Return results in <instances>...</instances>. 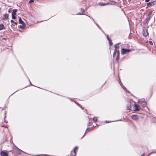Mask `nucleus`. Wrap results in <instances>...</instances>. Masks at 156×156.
Here are the masks:
<instances>
[{
  "instance_id": "1",
  "label": "nucleus",
  "mask_w": 156,
  "mask_h": 156,
  "mask_svg": "<svg viewBox=\"0 0 156 156\" xmlns=\"http://www.w3.org/2000/svg\"><path fill=\"white\" fill-rule=\"evenodd\" d=\"M139 105H137L135 104L134 111H139L141 109L140 107L141 106H142L143 107H145L147 105L146 102L144 100H143L142 101H140L138 102Z\"/></svg>"
},
{
  "instance_id": "2",
  "label": "nucleus",
  "mask_w": 156,
  "mask_h": 156,
  "mask_svg": "<svg viewBox=\"0 0 156 156\" xmlns=\"http://www.w3.org/2000/svg\"><path fill=\"white\" fill-rule=\"evenodd\" d=\"M17 12V9H14L13 10L12 12V18L13 19H16V12Z\"/></svg>"
},
{
  "instance_id": "3",
  "label": "nucleus",
  "mask_w": 156,
  "mask_h": 156,
  "mask_svg": "<svg viewBox=\"0 0 156 156\" xmlns=\"http://www.w3.org/2000/svg\"><path fill=\"white\" fill-rule=\"evenodd\" d=\"M130 51V49L123 48L121 50V52L122 54H125Z\"/></svg>"
},
{
  "instance_id": "4",
  "label": "nucleus",
  "mask_w": 156,
  "mask_h": 156,
  "mask_svg": "<svg viewBox=\"0 0 156 156\" xmlns=\"http://www.w3.org/2000/svg\"><path fill=\"white\" fill-rule=\"evenodd\" d=\"M9 151H3L0 153V155L1 156H8Z\"/></svg>"
},
{
  "instance_id": "5",
  "label": "nucleus",
  "mask_w": 156,
  "mask_h": 156,
  "mask_svg": "<svg viewBox=\"0 0 156 156\" xmlns=\"http://www.w3.org/2000/svg\"><path fill=\"white\" fill-rule=\"evenodd\" d=\"M156 4V0L152 2H150L147 3V7L152 6Z\"/></svg>"
},
{
  "instance_id": "6",
  "label": "nucleus",
  "mask_w": 156,
  "mask_h": 156,
  "mask_svg": "<svg viewBox=\"0 0 156 156\" xmlns=\"http://www.w3.org/2000/svg\"><path fill=\"white\" fill-rule=\"evenodd\" d=\"M78 147H75L73 149V151H72L70 156H75L76 155V152L75 150L77 149Z\"/></svg>"
},
{
  "instance_id": "7",
  "label": "nucleus",
  "mask_w": 156,
  "mask_h": 156,
  "mask_svg": "<svg viewBox=\"0 0 156 156\" xmlns=\"http://www.w3.org/2000/svg\"><path fill=\"white\" fill-rule=\"evenodd\" d=\"M151 19V16H149L147 17L146 19L144 20V23L146 24L148 23L149 21Z\"/></svg>"
},
{
  "instance_id": "8",
  "label": "nucleus",
  "mask_w": 156,
  "mask_h": 156,
  "mask_svg": "<svg viewBox=\"0 0 156 156\" xmlns=\"http://www.w3.org/2000/svg\"><path fill=\"white\" fill-rule=\"evenodd\" d=\"M4 17L3 18L2 20H7L9 18V15L8 14H4Z\"/></svg>"
},
{
  "instance_id": "9",
  "label": "nucleus",
  "mask_w": 156,
  "mask_h": 156,
  "mask_svg": "<svg viewBox=\"0 0 156 156\" xmlns=\"http://www.w3.org/2000/svg\"><path fill=\"white\" fill-rule=\"evenodd\" d=\"M132 118L134 120H136L138 119V117L137 115H133L131 116Z\"/></svg>"
},
{
  "instance_id": "10",
  "label": "nucleus",
  "mask_w": 156,
  "mask_h": 156,
  "mask_svg": "<svg viewBox=\"0 0 156 156\" xmlns=\"http://www.w3.org/2000/svg\"><path fill=\"white\" fill-rule=\"evenodd\" d=\"M107 4H108V5H116V2H113V1H111V2H107Z\"/></svg>"
},
{
  "instance_id": "11",
  "label": "nucleus",
  "mask_w": 156,
  "mask_h": 156,
  "mask_svg": "<svg viewBox=\"0 0 156 156\" xmlns=\"http://www.w3.org/2000/svg\"><path fill=\"white\" fill-rule=\"evenodd\" d=\"M114 47H115V50H114L113 54V57L116 55V51H116V48H117L116 45V44L115 45Z\"/></svg>"
},
{
  "instance_id": "12",
  "label": "nucleus",
  "mask_w": 156,
  "mask_h": 156,
  "mask_svg": "<svg viewBox=\"0 0 156 156\" xmlns=\"http://www.w3.org/2000/svg\"><path fill=\"white\" fill-rule=\"evenodd\" d=\"M143 35L145 37H146L148 35V32L147 30H144L143 31Z\"/></svg>"
},
{
  "instance_id": "13",
  "label": "nucleus",
  "mask_w": 156,
  "mask_h": 156,
  "mask_svg": "<svg viewBox=\"0 0 156 156\" xmlns=\"http://www.w3.org/2000/svg\"><path fill=\"white\" fill-rule=\"evenodd\" d=\"M119 83L120 84L121 86L122 87V88L124 89V90H125V91H126V88L124 87V86H123V85L122 84V83L121 81L120 80L119 82Z\"/></svg>"
},
{
  "instance_id": "14",
  "label": "nucleus",
  "mask_w": 156,
  "mask_h": 156,
  "mask_svg": "<svg viewBox=\"0 0 156 156\" xmlns=\"http://www.w3.org/2000/svg\"><path fill=\"white\" fill-rule=\"evenodd\" d=\"M5 29V28L3 24H2L0 25V30H2Z\"/></svg>"
},
{
  "instance_id": "15",
  "label": "nucleus",
  "mask_w": 156,
  "mask_h": 156,
  "mask_svg": "<svg viewBox=\"0 0 156 156\" xmlns=\"http://www.w3.org/2000/svg\"><path fill=\"white\" fill-rule=\"evenodd\" d=\"M19 23L20 24H24L25 23H24V22L23 21L21 17H19Z\"/></svg>"
},
{
  "instance_id": "16",
  "label": "nucleus",
  "mask_w": 156,
  "mask_h": 156,
  "mask_svg": "<svg viewBox=\"0 0 156 156\" xmlns=\"http://www.w3.org/2000/svg\"><path fill=\"white\" fill-rule=\"evenodd\" d=\"M99 5H101V6H104V5H108L107 2L106 3H103L101 2H100L99 3Z\"/></svg>"
},
{
  "instance_id": "17",
  "label": "nucleus",
  "mask_w": 156,
  "mask_h": 156,
  "mask_svg": "<svg viewBox=\"0 0 156 156\" xmlns=\"http://www.w3.org/2000/svg\"><path fill=\"white\" fill-rule=\"evenodd\" d=\"M123 0H118V3H123ZM118 6H119L120 7H121V6L120 5H119L118 4Z\"/></svg>"
},
{
  "instance_id": "18",
  "label": "nucleus",
  "mask_w": 156,
  "mask_h": 156,
  "mask_svg": "<svg viewBox=\"0 0 156 156\" xmlns=\"http://www.w3.org/2000/svg\"><path fill=\"white\" fill-rule=\"evenodd\" d=\"M131 105L130 104H129L127 106V110H130L131 108Z\"/></svg>"
},
{
  "instance_id": "19",
  "label": "nucleus",
  "mask_w": 156,
  "mask_h": 156,
  "mask_svg": "<svg viewBox=\"0 0 156 156\" xmlns=\"http://www.w3.org/2000/svg\"><path fill=\"white\" fill-rule=\"evenodd\" d=\"M22 25L20 26V27L21 29H23L25 27V24H22Z\"/></svg>"
},
{
  "instance_id": "20",
  "label": "nucleus",
  "mask_w": 156,
  "mask_h": 156,
  "mask_svg": "<svg viewBox=\"0 0 156 156\" xmlns=\"http://www.w3.org/2000/svg\"><path fill=\"white\" fill-rule=\"evenodd\" d=\"M97 118L96 117H94L93 119V121L95 122H96L97 121Z\"/></svg>"
},
{
  "instance_id": "21",
  "label": "nucleus",
  "mask_w": 156,
  "mask_h": 156,
  "mask_svg": "<svg viewBox=\"0 0 156 156\" xmlns=\"http://www.w3.org/2000/svg\"><path fill=\"white\" fill-rule=\"evenodd\" d=\"M108 41H109V44L110 45H112V41L111 40H109Z\"/></svg>"
},
{
  "instance_id": "22",
  "label": "nucleus",
  "mask_w": 156,
  "mask_h": 156,
  "mask_svg": "<svg viewBox=\"0 0 156 156\" xmlns=\"http://www.w3.org/2000/svg\"><path fill=\"white\" fill-rule=\"evenodd\" d=\"M106 37H107V39H108V41L110 40V38H109V36H108V35H107L106 36Z\"/></svg>"
},
{
  "instance_id": "23",
  "label": "nucleus",
  "mask_w": 156,
  "mask_h": 156,
  "mask_svg": "<svg viewBox=\"0 0 156 156\" xmlns=\"http://www.w3.org/2000/svg\"><path fill=\"white\" fill-rule=\"evenodd\" d=\"M34 2V0H30L29 2V3H32V2Z\"/></svg>"
},
{
  "instance_id": "24",
  "label": "nucleus",
  "mask_w": 156,
  "mask_h": 156,
  "mask_svg": "<svg viewBox=\"0 0 156 156\" xmlns=\"http://www.w3.org/2000/svg\"><path fill=\"white\" fill-rule=\"evenodd\" d=\"M21 151H20V150H19H19H18V152H18V153H19V154H20V153H21Z\"/></svg>"
},
{
  "instance_id": "25",
  "label": "nucleus",
  "mask_w": 156,
  "mask_h": 156,
  "mask_svg": "<svg viewBox=\"0 0 156 156\" xmlns=\"http://www.w3.org/2000/svg\"><path fill=\"white\" fill-rule=\"evenodd\" d=\"M149 44L150 45H152L153 44V43L151 41H149Z\"/></svg>"
},
{
  "instance_id": "26",
  "label": "nucleus",
  "mask_w": 156,
  "mask_h": 156,
  "mask_svg": "<svg viewBox=\"0 0 156 156\" xmlns=\"http://www.w3.org/2000/svg\"><path fill=\"white\" fill-rule=\"evenodd\" d=\"M11 22L12 23H14V22L12 20H11Z\"/></svg>"
},
{
  "instance_id": "27",
  "label": "nucleus",
  "mask_w": 156,
  "mask_h": 156,
  "mask_svg": "<svg viewBox=\"0 0 156 156\" xmlns=\"http://www.w3.org/2000/svg\"><path fill=\"white\" fill-rule=\"evenodd\" d=\"M16 25H17L18 24V23L17 22H14V23Z\"/></svg>"
},
{
  "instance_id": "28",
  "label": "nucleus",
  "mask_w": 156,
  "mask_h": 156,
  "mask_svg": "<svg viewBox=\"0 0 156 156\" xmlns=\"http://www.w3.org/2000/svg\"><path fill=\"white\" fill-rule=\"evenodd\" d=\"M150 0H145V1L146 2H148Z\"/></svg>"
},
{
  "instance_id": "29",
  "label": "nucleus",
  "mask_w": 156,
  "mask_h": 156,
  "mask_svg": "<svg viewBox=\"0 0 156 156\" xmlns=\"http://www.w3.org/2000/svg\"><path fill=\"white\" fill-rule=\"evenodd\" d=\"M145 153H143L142 154V156H144L145 155Z\"/></svg>"
},
{
  "instance_id": "30",
  "label": "nucleus",
  "mask_w": 156,
  "mask_h": 156,
  "mask_svg": "<svg viewBox=\"0 0 156 156\" xmlns=\"http://www.w3.org/2000/svg\"><path fill=\"white\" fill-rule=\"evenodd\" d=\"M109 122V121H106V123H109V122Z\"/></svg>"
},
{
  "instance_id": "31",
  "label": "nucleus",
  "mask_w": 156,
  "mask_h": 156,
  "mask_svg": "<svg viewBox=\"0 0 156 156\" xmlns=\"http://www.w3.org/2000/svg\"><path fill=\"white\" fill-rule=\"evenodd\" d=\"M118 57H117V58H118H118H119V56H118Z\"/></svg>"
},
{
  "instance_id": "32",
  "label": "nucleus",
  "mask_w": 156,
  "mask_h": 156,
  "mask_svg": "<svg viewBox=\"0 0 156 156\" xmlns=\"http://www.w3.org/2000/svg\"><path fill=\"white\" fill-rule=\"evenodd\" d=\"M152 153H150V154L147 156H149L150 154H152Z\"/></svg>"
},
{
  "instance_id": "33",
  "label": "nucleus",
  "mask_w": 156,
  "mask_h": 156,
  "mask_svg": "<svg viewBox=\"0 0 156 156\" xmlns=\"http://www.w3.org/2000/svg\"><path fill=\"white\" fill-rule=\"evenodd\" d=\"M116 60H117V56H116Z\"/></svg>"
},
{
  "instance_id": "34",
  "label": "nucleus",
  "mask_w": 156,
  "mask_h": 156,
  "mask_svg": "<svg viewBox=\"0 0 156 156\" xmlns=\"http://www.w3.org/2000/svg\"><path fill=\"white\" fill-rule=\"evenodd\" d=\"M9 12H10V10H9Z\"/></svg>"
}]
</instances>
